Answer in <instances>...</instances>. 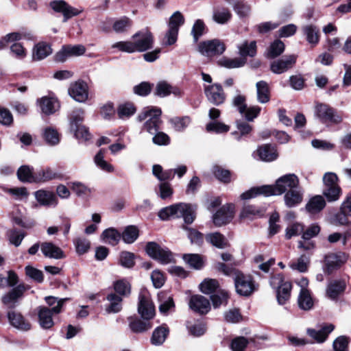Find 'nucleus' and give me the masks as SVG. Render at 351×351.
Returning a JSON list of instances; mask_svg holds the SVG:
<instances>
[{"instance_id": "nucleus-5", "label": "nucleus", "mask_w": 351, "mask_h": 351, "mask_svg": "<svg viewBox=\"0 0 351 351\" xmlns=\"http://www.w3.org/2000/svg\"><path fill=\"white\" fill-rule=\"evenodd\" d=\"M269 283L271 287L276 291V298L279 304H285L291 298L292 285L290 281L286 280L284 276L277 274L272 276Z\"/></svg>"}, {"instance_id": "nucleus-31", "label": "nucleus", "mask_w": 351, "mask_h": 351, "mask_svg": "<svg viewBox=\"0 0 351 351\" xmlns=\"http://www.w3.org/2000/svg\"><path fill=\"white\" fill-rule=\"evenodd\" d=\"M171 93L174 95L180 94L179 89L173 87L170 84L166 81H160L157 83L154 95L160 97H165L169 95Z\"/></svg>"}, {"instance_id": "nucleus-12", "label": "nucleus", "mask_w": 351, "mask_h": 351, "mask_svg": "<svg viewBox=\"0 0 351 351\" xmlns=\"http://www.w3.org/2000/svg\"><path fill=\"white\" fill-rule=\"evenodd\" d=\"M323 182L324 188L323 193L325 197H339L341 190L338 184V177L336 173L327 172L324 175Z\"/></svg>"}, {"instance_id": "nucleus-50", "label": "nucleus", "mask_w": 351, "mask_h": 351, "mask_svg": "<svg viewBox=\"0 0 351 351\" xmlns=\"http://www.w3.org/2000/svg\"><path fill=\"white\" fill-rule=\"evenodd\" d=\"M160 300L159 311L162 314H167L169 310L174 307V303L171 297H167L165 293L158 295Z\"/></svg>"}, {"instance_id": "nucleus-46", "label": "nucleus", "mask_w": 351, "mask_h": 351, "mask_svg": "<svg viewBox=\"0 0 351 351\" xmlns=\"http://www.w3.org/2000/svg\"><path fill=\"white\" fill-rule=\"evenodd\" d=\"M136 109L132 103L127 102L120 104L117 108V114L120 119H125L133 115Z\"/></svg>"}, {"instance_id": "nucleus-28", "label": "nucleus", "mask_w": 351, "mask_h": 351, "mask_svg": "<svg viewBox=\"0 0 351 351\" xmlns=\"http://www.w3.org/2000/svg\"><path fill=\"white\" fill-rule=\"evenodd\" d=\"M43 254L50 258L60 259L64 257L62 250L52 243L45 242L40 245Z\"/></svg>"}, {"instance_id": "nucleus-44", "label": "nucleus", "mask_w": 351, "mask_h": 351, "mask_svg": "<svg viewBox=\"0 0 351 351\" xmlns=\"http://www.w3.org/2000/svg\"><path fill=\"white\" fill-rule=\"evenodd\" d=\"M326 206L324 199H310L306 205V210L310 215L320 212Z\"/></svg>"}, {"instance_id": "nucleus-61", "label": "nucleus", "mask_w": 351, "mask_h": 351, "mask_svg": "<svg viewBox=\"0 0 351 351\" xmlns=\"http://www.w3.org/2000/svg\"><path fill=\"white\" fill-rule=\"evenodd\" d=\"M70 187L74 194L77 196L90 195V189L80 182H72Z\"/></svg>"}, {"instance_id": "nucleus-7", "label": "nucleus", "mask_w": 351, "mask_h": 351, "mask_svg": "<svg viewBox=\"0 0 351 351\" xmlns=\"http://www.w3.org/2000/svg\"><path fill=\"white\" fill-rule=\"evenodd\" d=\"M234 282L236 291L240 295L248 296L256 289L252 278L249 275H245L240 271L234 272Z\"/></svg>"}, {"instance_id": "nucleus-49", "label": "nucleus", "mask_w": 351, "mask_h": 351, "mask_svg": "<svg viewBox=\"0 0 351 351\" xmlns=\"http://www.w3.org/2000/svg\"><path fill=\"white\" fill-rule=\"evenodd\" d=\"M47 304L51 306V309H50L54 314H58L60 313L62 306L64 302L68 300V298H62L58 299V298L53 296H47L45 298Z\"/></svg>"}, {"instance_id": "nucleus-14", "label": "nucleus", "mask_w": 351, "mask_h": 351, "mask_svg": "<svg viewBox=\"0 0 351 351\" xmlns=\"http://www.w3.org/2000/svg\"><path fill=\"white\" fill-rule=\"evenodd\" d=\"M348 260V255L344 252L330 253L325 256L324 271L330 274L341 267Z\"/></svg>"}, {"instance_id": "nucleus-48", "label": "nucleus", "mask_w": 351, "mask_h": 351, "mask_svg": "<svg viewBox=\"0 0 351 351\" xmlns=\"http://www.w3.org/2000/svg\"><path fill=\"white\" fill-rule=\"evenodd\" d=\"M255 343V338L252 337L247 340L244 337H238L232 339L231 349L232 351H244L249 343Z\"/></svg>"}, {"instance_id": "nucleus-11", "label": "nucleus", "mask_w": 351, "mask_h": 351, "mask_svg": "<svg viewBox=\"0 0 351 351\" xmlns=\"http://www.w3.org/2000/svg\"><path fill=\"white\" fill-rule=\"evenodd\" d=\"M234 215V206L232 204H227L222 206L213 214L212 221L216 227H221L229 223L233 219Z\"/></svg>"}, {"instance_id": "nucleus-20", "label": "nucleus", "mask_w": 351, "mask_h": 351, "mask_svg": "<svg viewBox=\"0 0 351 351\" xmlns=\"http://www.w3.org/2000/svg\"><path fill=\"white\" fill-rule=\"evenodd\" d=\"M69 94L78 102L85 101L88 98L87 84L83 81L72 83L69 88Z\"/></svg>"}, {"instance_id": "nucleus-8", "label": "nucleus", "mask_w": 351, "mask_h": 351, "mask_svg": "<svg viewBox=\"0 0 351 351\" xmlns=\"http://www.w3.org/2000/svg\"><path fill=\"white\" fill-rule=\"evenodd\" d=\"M145 250L150 257L162 264H168L173 261L172 253L167 248L160 247L156 242L147 243Z\"/></svg>"}, {"instance_id": "nucleus-22", "label": "nucleus", "mask_w": 351, "mask_h": 351, "mask_svg": "<svg viewBox=\"0 0 351 351\" xmlns=\"http://www.w3.org/2000/svg\"><path fill=\"white\" fill-rule=\"evenodd\" d=\"M8 319L10 324L18 330L27 331L31 328L30 323L17 311H9L8 313Z\"/></svg>"}, {"instance_id": "nucleus-55", "label": "nucleus", "mask_w": 351, "mask_h": 351, "mask_svg": "<svg viewBox=\"0 0 351 351\" xmlns=\"http://www.w3.org/2000/svg\"><path fill=\"white\" fill-rule=\"evenodd\" d=\"M84 112L82 109H77L72 112L70 115V128L71 130L82 125L81 123L84 120Z\"/></svg>"}, {"instance_id": "nucleus-54", "label": "nucleus", "mask_w": 351, "mask_h": 351, "mask_svg": "<svg viewBox=\"0 0 351 351\" xmlns=\"http://www.w3.org/2000/svg\"><path fill=\"white\" fill-rule=\"evenodd\" d=\"M104 150L100 149L95 156V162L99 168L107 172H112L113 167L104 159Z\"/></svg>"}, {"instance_id": "nucleus-2", "label": "nucleus", "mask_w": 351, "mask_h": 351, "mask_svg": "<svg viewBox=\"0 0 351 351\" xmlns=\"http://www.w3.org/2000/svg\"><path fill=\"white\" fill-rule=\"evenodd\" d=\"M158 217L162 220L169 219L170 217H183L185 223H191L195 218V212L191 206L180 203L161 209Z\"/></svg>"}, {"instance_id": "nucleus-23", "label": "nucleus", "mask_w": 351, "mask_h": 351, "mask_svg": "<svg viewBox=\"0 0 351 351\" xmlns=\"http://www.w3.org/2000/svg\"><path fill=\"white\" fill-rule=\"evenodd\" d=\"M41 111L47 115L55 113L60 108V104L56 98L53 97H43L38 99Z\"/></svg>"}, {"instance_id": "nucleus-45", "label": "nucleus", "mask_w": 351, "mask_h": 351, "mask_svg": "<svg viewBox=\"0 0 351 351\" xmlns=\"http://www.w3.org/2000/svg\"><path fill=\"white\" fill-rule=\"evenodd\" d=\"M107 299L110 302L108 306L106 309L108 313H115L119 312L121 310L122 299L120 296L117 295L115 293H110L108 295Z\"/></svg>"}, {"instance_id": "nucleus-40", "label": "nucleus", "mask_w": 351, "mask_h": 351, "mask_svg": "<svg viewBox=\"0 0 351 351\" xmlns=\"http://www.w3.org/2000/svg\"><path fill=\"white\" fill-rule=\"evenodd\" d=\"M236 125L238 131L232 134L237 141H240L242 136H247L252 131V126L243 120L237 121Z\"/></svg>"}, {"instance_id": "nucleus-39", "label": "nucleus", "mask_w": 351, "mask_h": 351, "mask_svg": "<svg viewBox=\"0 0 351 351\" xmlns=\"http://www.w3.org/2000/svg\"><path fill=\"white\" fill-rule=\"evenodd\" d=\"M265 210L258 208L254 206H245L240 213L241 218L254 219L264 215Z\"/></svg>"}, {"instance_id": "nucleus-35", "label": "nucleus", "mask_w": 351, "mask_h": 351, "mask_svg": "<svg viewBox=\"0 0 351 351\" xmlns=\"http://www.w3.org/2000/svg\"><path fill=\"white\" fill-rule=\"evenodd\" d=\"M129 326L131 330L136 333H141L144 332L148 330H149L152 328V324L148 319H146V321H143L139 319H133L130 317L129 319Z\"/></svg>"}, {"instance_id": "nucleus-38", "label": "nucleus", "mask_w": 351, "mask_h": 351, "mask_svg": "<svg viewBox=\"0 0 351 351\" xmlns=\"http://www.w3.org/2000/svg\"><path fill=\"white\" fill-rule=\"evenodd\" d=\"M183 260L192 268L201 269L204 265V258L197 254H186L183 255Z\"/></svg>"}, {"instance_id": "nucleus-57", "label": "nucleus", "mask_w": 351, "mask_h": 351, "mask_svg": "<svg viewBox=\"0 0 351 351\" xmlns=\"http://www.w3.org/2000/svg\"><path fill=\"white\" fill-rule=\"evenodd\" d=\"M280 220V216L278 213L274 212L273 213L269 219V235L272 237L277 234L280 230V225L278 224V222Z\"/></svg>"}, {"instance_id": "nucleus-51", "label": "nucleus", "mask_w": 351, "mask_h": 351, "mask_svg": "<svg viewBox=\"0 0 351 351\" xmlns=\"http://www.w3.org/2000/svg\"><path fill=\"white\" fill-rule=\"evenodd\" d=\"M32 170V168L29 166H21L17 171V176L19 180L23 182H32L34 181Z\"/></svg>"}, {"instance_id": "nucleus-34", "label": "nucleus", "mask_w": 351, "mask_h": 351, "mask_svg": "<svg viewBox=\"0 0 351 351\" xmlns=\"http://www.w3.org/2000/svg\"><path fill=\"white\" fill-rule=\"evenodd\" d=\"M51 52V46L46 43L41 42L34 47L32 57L35 60H40L47 57Z\"/></svg>"}, {"instance_id": "nucleus-24", "label": "nucleus", "mask_w": 351, "mask_h": 351, "mask_svg": "<svg viewBox=\"0 0 351 351\" xmlns=\"http://www.w3.org/2000/svg\"><path fill=\"white\" fill-rule=\"evenodd\" d=\"M302 32L306 40L312 46H316L319 42L320 32L319 28L313 24H308L302 27Z\"/></svg>"}, {"instance_id": "nucleus-56", "label": "nucleus", "mask_w": 351, "mask_h": 351, "mask_svg": "<svg viewBox=\"0 0 351 351\" xmlns=\"http://www.w3.org/2000/svg\"><path fill=\"white\" fill-rule=\"evenodd\" d=\"M76 252L78 254L82 255L86 253L90 247V241L84 237H78L74 241Z\"/></svg>"}, {"instance_id": "nucleus-17", "label": "nucleus", "mask_w": 351, "mask_h": 351, "mask_svg": "<svg viewBox=\"0 0 351 351\" xmlns=\"http://www.w3.org/2000/svg\"><path fill=\"white\" fill-rule=\"evenodd\" d=\"M85 52L86 48L82 45H64L56 54L55 60L59 62H64L68 58L80 56L83 55Z\"/></svg>"}, {"instance_id": "nucleus-47", "label": "nucleus", "mask_w": 351, "mask_h": 351, "mask_svg": "<svg viewBox=\"0 0 351 351\" xmlns=\"http://www.w3.org/2000/svg\"><path fill=\"white\" fill-rule=\"evenodd\" d=\"M213 173L215 177L221 182L229 183L231 181L230 171L228 169L222 168L220 166H214L213 168Z\"/></svg>"}, {"instance_id": "nucleus-33", "label": "nucleus", "mask_w": 351, "mask_h": 351, "mask_svg": "<svg viewBox=\"0 0 351 351\" xmlns=\"http://www.w3.org/2000/svg\"><path fill=\"white\" fill-rule=\"evenodd\" d=\"M257 152L260 158L266 162L273 161L278 157L276 149L270 145H264L258 147Z\"/></svg>"}, {"instance_id": "nucleus-21", "label": "nucleus", "mask_w": 351, "mask_h": 351, "mask_svg": "<svg viewBox=\"0 0 351 351\" xmlns=\"http://www.w3.org/2000/svg\"><path fill=\"white\" fill-rule=\"evenodd\" d=\"M189 305L191 309L199 314H206L210 309L209 300L200 295L191 296Z\"/></svg>"}, {"instance_id": "nucleus-36", "label": "nucleus", "mask_w": 351, "mask_h": 351, "mask_svg": "<svg viewBox=\"0 0 351 351\" xmlns=\"http://www.w3.org/2000/svg\"><path fill=\"white\" fill-rule=\"evenodd\" d=\"M298 304L300 308L304 311H308L312 308L313 306V300L310 291L299 292Z\"/></svg>"}, {"instance_id": "nucleus-9", "label": "nucleus", "mask_w": 351, "mask_h": 351, "mask_svg": "<svg viewBox=\"0 0 351 351\" xmlns=\"http://www.w3.org/2000/svg\"><path fill=\"white\" fill-rule=\"evenodd\" d=\"M136 51L144 52L153 47L154 36L148 29H142L132 37Z\"/></svg>"}, {"instance_id": "nucleus-13", "label": "nucleus", "mask_w": 351, "mask_h": 351, "mask_svg": "<svg viewBox=\"0 0 351 351\" xmlns=\"http://www.w3.org/2000/svg\"><path fill=\"white\" fill-rule=\"evenodd\" d=\"M138 312L144 319H150L155 315V308L146 291H141L138 295Z\"/></svg>"}, {"instance_id": "nucleus-62", "label": "nucleus", "mask_w": 351, "mask_h": 351, "mask_svg": "<svg viewBox=\"0 0 351 351\" xmlns=\"http://www.w3.org/2000/svg\"><path fill=\"white\" fill-rule=\"evenodd\" d=\"M206 129L208 132L223 133L227 132L229 130L230 127L221 122L213 121L206 125Z\"/></svg>"}, {"instance_id": "nucleus-32", "label": "nucleus", "mask_w": 351, "mask_h": 351, "mask_svg": "<svg viewBox=\"0 0 351 351\" xmlns=\"http://www.w3.org/2000/svg\"><path fill=\"white\" fill-rule=\"evenodd\" d=\"M53 313L47 307H40L38 310L39 323L42 328L49 329L53 325L52 319Z\"/></svg>"}, {"instance_id": "nucleus-53", "label": "nucleus", "mask_w": 351, "mask_h": 351, "mask_svg": "<svg viewBox=\"0 0 351 351\" xmlns=\"http://www.w3.org/2000/svg\"><path fill=\"white\" fill-rule=\"evenodd\" d=\"M173 128L178 132L184 131L191 123L189 117H174L170 120Z\"/></svg>"}, {"instance_id": "nucleus-18", "label": "nucleus", "mask_w": 351, "mask_h": 351, "mask_svg": "<svg viewBox=\"0 0 351 351\" xmlns=\"http://www.w3.org/2000/svg\"><path fill=\"white\" fill-rule=\"evenodd\" d=\"M225 49L224 44L217 39L203 42L199 45L200 53L206 56L220 55Z\"/></svg>"}, {"instance_id": "nucleus-19", "label": "nucleus", "mask_w": 351, "mask_h": 351, "mask_svg": "<svg viewBox=\"0 0 351 351\" xmlns=\"http://www.w3.org/2000/svg\"><path fill=\"white\" fill-rule=\"evenodd\" d=\"M297 56L295 55H289L282 58L274 61L270 66L271 71L276 74L285 73L292 68L295 64Z\"/></svg>"}, {"instance_id": "nucleus-43", "label": "nucleus", "mask_w": 351, "mask_h": 351, "mask_svg": "<svg viewBox=\"0 0 351 351\" xmlns=\"http://www.w3.org/2000/svg\"><path fill=\"white\" fill-rule=\"evenodd\" d=\"M310 264V258L306 255H301L296 261H292L289 264L290 268L300 272H306Z\"/></svg>"}, {"instance_id": "nucleus-15", "label": "nucleus", "mask_w": 351, "mask_h": 351, "mask_svg": "<svg viewBox=\"0 0 351 351\" xmlns=\"http://www.w3.org/2000/svg\"><path fill=\"white\" fill-rule=\"evenodd\" d=\"M204 93L207 99L214 105L222 104L226 99V94L221 84H213L204 86Z\"/></svg>"}, {"instance_id": "nucleus-3", "label": "nucleus", "mask_w": 351, "mask_h": 351, "mask_svg": "<svg viewBox=\"0 0 351 351\" xmlns=\"http://www.w3.org/2000/svg\"><path fill=\"white\" fill-rule=\"evenodd\" d=\"M238 49L241 58H236L233 59L223 58L219 63L228 69L239 68L243 66L245 64V57H254L256 53V41H244L238 46Z\"/></svg>"}, {"instance_id": "nucleus-30", "label": "nucleus", "mask_w": 351, "mask_h": 351, "mask_svg": "<svg viewBox=\"0 0 351 351\" xmlns=\"http://www.w3.org/2000/svg\"><path fill=\"white\" fill-rule=\"evenodd\" d=\"M205 239L208 243L219 249H223L229 246L227 239L218 232L207 234Z\"/></svg>"}, {"instance_id": "nucleus-63", "label": "nucleus", "mask_w": 351, "mask_h": 351, "mask_svg": "<svg viewBox=\"0 0 351 351\" xmlns=\"http://www.w3.org/2000/svg\"><path fill=\"white\" fill-rule=\"evenodd\" d=\"M134 255L129 252H123L120 254L119 263L125 267L131 268L134 265Z\"/></svg>"}, {"instance_id": "nucleus-4", "label": "nucleus", "mask_w": 351, "mask_h": 351, "mask_svg": "<svg viewBox=\"0 0 351 351\" xmlns=\"http://www.w3.org/2000/svg\"><path fill=\"white\" fill-rule=\"evenodd\" d=\"M162 111L156 107L145 108L137 116L139 122L145 121L143 129L151 134L158 131L162 123L160 116Z\"/></svg>"}, {"instance_id": "nucleus-1", "label": "nucleus", "mask_w": 351, "mask_h": 351, "mask_svg": "<svg viewBox=\"0 0 351 351\" xmlns=\"http://www.w3.org/2000/svg\"><path fill=\"white\" fill-rule=\"evenodd\" d=\"M283 193H285V197H302L304 195V190L300 186L299 178L294 173L280 177L274 184L252 187L243 193L240 197L279 196Z\"/></svg>"}, {"instance_id": "nucleus-58", "label": "nucleus", "mask_w": 351, "mask_h": 351, "mask_svg": "<svg viewBox=\"0 0 351 351\" xmlns=\"http://www.w3.org/2000/svg\"><path fill=\"white\" fill-rule=\"evenodd\" d=\"M285 50V44L280 40H276L270 45L268 56L274 58L280 56Z\"/></svg>"}, {"instance_id": "nucleus-26", "label": "nucleus", "mask_w": 351, "mask_h": 351, "mask_svg": "<svg viewBox=\"0 0 351 351\" xmlns=\"http://www.w3.org/2000/svg\"><path fill=\"white\" fill-rule=\"evenodd\" d=\"M346 289V283L342 280H333L328 283L326 296L330 300H337Z\"/></svg>"}, {"instance_id": "nucleus-42", "label": "nucleus", "mask_w": 351, "mask_h": 351, "mask_svg": "<svg viewBox=\"0 0 351 351\" xmlns=\"http://www.w3.org/2000/svg\"><path fill=\"white\" fill-rule=\"evenodd\" d=\"M101 237L105 243L115 245L119 241L121 234L114 228H108L103 232Z\"/></svg>"}, {"instance_id": "nucleus-37", "label": "nucleus", "mask_w": 351, "mask_h": 351, "mask_svg": "<svg viewBox=\"0 0 351 351\" xmlns=\"http://www.w3.org/2000/svg\"><path fill=\"white\" fill-rule=\"evenodd\" d=\"M168 334L169 330L167 327L161 326L156 328L152 333L151 338L152 343L154 346L162 345L165 342Z\"/></svg>"}, {"instance_id": "nucleus-6", "label": "nucleus", "mask_w": 351, "mask_h": 351, "mask_svg": "<svg viewBox=\"0 0 351 351\" xmlns=\"http://www.w3.org/2000/svg\"><path fill=\"white\" fill-rule=\"evenodd\" d=\"M315 116L324 124H339L342 122V116L337 111L324 103H317L315 106Z\"/></svg>"}, {"instance_id": "nucleus-29", "label": "nucleus", "mask_w": 351, "mask_h": 351, "mask_svg": "<svg viewBox=\"0 0 351 351\" xmlns=\"http://www.w3.org/2000/svg\"><path fill=\"white\" fill-rule=\"evenodd\" d=\"M256 99L261 104L268 103L270 100V89L267 82L261 80L256 84Z\"/></svg>"}, {"instance_id": "nucleus-52", "label": "nucleus", "mask_w": 351, "mask_h": 351, "mask_svg": "<svg viewBox=\"0 0 351 351\" xmlns=\"http://www.w3.org/2000/svg\"><path fill=\"white\" fill-rule=\"evenodd\" d=\"M219 287V282L215 279H205L200 285V291L204 294H210Z\"/></svg>"}, {"instance_id": "nucleus-16", "label": "nucleus", "mask_w": 351, "mask_h": 351, "mask_svg": "<svg viewBox=\"0 0 351 351\" xmlns=\"http://www.w3.org/2000/svg\"><path fill=\"white\" fill-rule=\"evenodd\" d=\"M50 7L56 12L62 14L64 16L63 22H66L69 19L77 16L82 12V10H78L76 8L69 5L66 1L63 0H54L51 1Z\"/></svg>"}, {"instance_id": "nucleus-25", "label": "nucleus", "mask_w": 351, "mask_h": 351, "mask_svg": "<svg viewBox=\"0 0 351 351\" xmlns=\"http://www.w3.org/2000/svg\"><path fill=\"white\" fill-rule=\"evenodd\" d=\"M334 325L330 324L324 326L319 330L308 329L307 334L317 343H323L327 339L328 335L334 330Z\"/></svg>"}, {"instance_id": "nucleus-60", "label": "nucleus", "mask_w": 351, "mask_h": 351, "mask_svg": "<svg viewBox=\"0 0 351 351\" xmlns=\"http://www.w3.org/2000/svg\"><path fill=\"white\" fill-rule=\"evenodd\" d=\"M131 25L132 21L129 18L124 16L114 22L113 24V29L117 33H122L130 28Z\"/></svg>"}, {"instance_id": "nucleus-10", "label": "nucleus", "mask_w": 351, "mask_h": 351, "mask_svg": "<svg viewBox=\"0 0 351 351\" xmlns=\"http://www.w3.org/2000/svg\"><path fill=\"white\" fill-rule=\"evenodd\" d=\"M29 288V285L24 283L12 287V289L2 296L1 301L3 304L9 308L14 307L18 301L23 298L25 293Z\"/></svg>"}, {"instance_id": "nucleus-27", "label": "nucleus", "mask_w": 351, "mask_h": 351, "mask_svg": "<svg viewBox=\"0 0 351 351\" xmlns=\"http://www.w3.org/2000/svg\"><path fill=\"white\" fill-rule=\"evenodd\" d=\"M213 20L220 25L226 24L232 18L230 10L226 7H215L213 11Z\"/></svg>"}, {"instance_id": "nucleus-64", "label": "nucleus", "mask_w": 351, "mask_h": 351, "mask_svg": "<svg viewBox=\"0 0 351 351\" xmlns=\"http://www.w3.org/2000/svg\"><path fill=\"white\" fill-rule=\"evenodd\" d=\"M332 346L334 351H348V339L339 336L334 341Z\"/></svg>"}, {"instance_id": "nucleus-59", "label": "nucleus", "mask_w": 351, "mask_h": 351, "mask_svg": "<svg viewBox=\"0 0 351 351\" xmlns=\"http://www.w3.org/2000/svg\"><path fill=\"white\" fill-rule=\"evenodd\" d=\"M43 136L47 143L50 145H56L60 141L58 132L52 128H47L44 130Z\"/></svg>"}, {"instance_id": "nucleus-41", "label": "nucleus", "mask_w": 351, "mask_h": 351, "mask_svg": "<svg viewBox=\"0 0 351 351\" xmlns=\"http://www.w3.org/2000/svg\"><path fill=\"white\" fill-rule=\"evenodd\" d=\"M139 231L136 226H128L123 231L121 238L125 243L130 244L137 239Z\"/></svg>"}]
</instances>
